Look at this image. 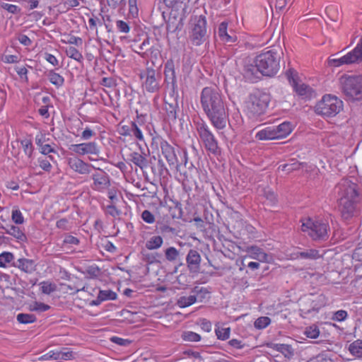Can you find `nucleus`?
I'll use <instances>...</instances> for the list:
<instances>
[{
  "instance_id": "nucleus-11",
  "label": "nucleus",
  "mask_w": 362,
  "mask_h": 362,
  "mask_svg": "<svg viewBox=\"0 0 362 362\" xmlns=\"http://www.w3.org/2000/svg\"><path fill=\"white\" fill-rule=\"evenodd\" d=\"M286 75L293 90L302 98L310 99L315 95L313 89L310 86L298 81L296 72L293 69H289Z\"/></svg>"
},
{
  "instance_id": "nucleus-13",
  "label": "nucleus",
  "mask_w": 362,
  "mask_h": 362,
  "mask_svg": "<svg viewBox=\"0 0 362 362\" xmlns=\"http://www.w3.org/2000/svg\"><path fill=\"white\" fill-rule=\"evenodd\" d=\"M202 257L195 249H190L186 256V264L188 271L192 274H197L201 272Z\"/></svg>"
},
{
  "instance_id": "nucleus-41",
  "label": "nucleus",
  "mask_w": 362,
  "mask_h": 362,
  "mask_svg": "<svg viewBox=\"0 0 362 362\" xmlns=\"http://www.w3.org/2000/svg\"><path fill=\"white\" fill-rule=\"evenodd\" d=\"M13 255L11 252H4L0 254V267H5L7 263L13 259Z\"/></svg>"
},
{
  "instance_id": "nucleus-64",
  "label": "nucleus",
  "mask_w": 362,
  "mask_h": 362,
  "mask_svg": "<svg viewBox=\"0 0 362 362\" xmlns=\"http://www.w3.org/2000/svg\"><path fill=\"white\" fill-rule=\"evenodd\" d=\"M56 352L53 351H50L48 353L41 356L39 359L42 361H48V360H56Z\"/></svg>"
},
{
  "instance_id": "nucleus-34",
  "label": "nucleus",
  "mask_w": 362,
  "mask_h": 362,
  "mask_svg": "<svg viewBox=\"0 0 362 362\" xmlns=\"http://www.w3.org/2000/svg\"><path fill=\"white\" fill-rule=\"evenodd\" d=\"M124 135L134 136L139 141L144 140V136L141 133V131L134 122H131L129 129V132H125Z\"/></svg>"
},
{
  "instance_id": "nucleus-50",
  "label": "nucleus",
  "mask_w": 362,
  "mask_h": 362,
  "mask_svg": "<svg viewBox=\"0 0 362 362\" xmlns=\"http://www.w3.org/2000/svg\"><path fill=\"white\" fill-rule=\"evenodd\" d=\"M56 360H69L73 356L72 351H60L56 352Z\"/></svg>"
},
{
  "instance_id": "nucleus-51",
  "label": "nucleus",
  "mask_w": 362,
  "mask_h": 362,
  "mask_svg": "<svg viewBox=\"0 0 362 362\" xmlns=\"http://www.w3.org/2000/svg\"><path fill=\"white\" fill-rule=\"evenodd\" d=\"M347 312L346 310H340L335 312L332 319L333 320L341 322L347 317Z\"/></svg>"
},
{
  "instance_id": "nucleus-42",
  "label": "nucleus",
  "mask_w": 362,
  "mask_h": 362,
  "mask_svg": "<svg viewBox=\"0 0 362 362\" xmlns=\"http://www.w3.org/2000/svg\"><path fill=\"white\" fill-rule=\"evenodd\" d=\"M98 295L102 300H115L117 298V294L111 290H100Z\"/></svg>"
},
{
  "instance_id": "nucleus-63",
  "label": "nucleus",
  "mask_w": 362,
  "mask_h": 362,
  "mask_svg": "<svg viewBox=\"0 0 362 362\" xmlns=\"http://www.w3.org/2000/svg\"><path fill=\"white\" fill-rule=\"evenodd\" d=\"M45 58L49 63H50L53 66H58L59 61L54 55L49 54V53H45Z\"/></svg>"
},
{
  "instance_id": "nucleus-15",
  "label": "nucleus",
  "mask_w": 362,
  "mask_h": 362,
  "mask_svg": "<svg viewBox=\"0 0 362 362\" xmlns=\"http://www.w3.org/2000/svg\"><path fill=\"white\" fill-rule=\"evenodd\" d=\"M160 148L162 153L169 165L177 168V158L174 148L164 140H162L160 142Z\"/></svg>"
},
{
  "instance_id": "nucleus-58",
  "label": "nucleus",
  "mask_w": 362,
  "mask_h": 362,
  "mask_svg": "<svg viewBox=\"0 0 362 362\" xmlns=\"http://www.w3.org/2000/svg\"><path fill=\"white\" fill-rule=\"evenodd\" d=\"M57 227L62 230H69V221L66 218H62L57 222Z\"/></svg>"
},
{
  "instance_id": "nucleus-12",
  "label": "nucleus",
  "mask_w": 362,
  "mask_h": 362,
  "mask_svg": "<svg viewBox=\"0 0 362 362\" xmlns=\"http://www.w3.org/2000/svg\"><path fill=\"white\" fill-rule=\"evenodd\" d=\"M69 149L80 156L85 155L98 156L100 153L99 147L94 141L71 144L69 146Z\"/></svg>"
},
{
  "instance_id": "nucleus-43",
  "label": "nucleus",
  "mask_w": 362,
  "mask_h": 362,
  "mask_svg": "<svg viewBox=\"0 0 362 362\" xmlns=\"http://www.w3.org/2000/svg\"><path fill=\"white\" fill-rule=\"evenodd\" d=\"M230 333V327L220 328L216 329V334L218 339L226 340L229 338Z\"/></svg>"
},
{
  "instance_id": "nucleus-16",
  "label": "nucleus",
  "mask_w": 362,
  "mask_h": 362,
  "mask_svg": "<svg viewBox=\"0 0 362 362\" xmlns=\"http://www.w3.org/2000/svg\"><path fill=\"white\" fill-rule=\"evenodd\" d=\"M134 52L142 56L143 57L149 58L151 55L155 53V56L157 54V49H155L152 42H151L148 37H146L142 43L135 47Z\"/></svg>"
},
{
  "instance_id": "nucleus-38",
  "label": "nucleus",
  "mask_w": 362,
  "mask_h": 362,
  "mask_svg": "<svg viewBox=\"0 0 362 362\" xmlns=\"http://www.w3.org/2000/svg\"><path fill=\"white\" fill-rule=\"evenodd\" d=\"M302 165H303V163H299L298 161H295V162L281 165H279L278 169L281 170V171H287V173H289L294 170H299Z\"/></svg>"
},
{
  "instance_id": "nucleus-57",
  "label": "nucleus",
  "mask_w": 362,
  "mask_h": 362,
  "mask_svg": "<svg viewBox=\"0 0 362 362\" xmlns=\"http://www.w3.org/2000/svg\"><path fill=\"white\" fill-rule=\"evenodd\" d=\"M264 196L266 197L267 200H269L271 203L275 204L276 202V196L274 192L270 189L264 190Z\"/></svg>"
},
{
  "instance_id": "nucleus-44",
  "label": "nucleus",
  "mask_w": 362,
  "mask_h": 362,
  "mask_svg": "<svg viewBox=\"0 0 362 362\" xmlns=\"http://www.w3.org/2000/svg\"><path fill=\"white\" fill-rule=\"evenodd\" d=\"M305 334L308 338L316 339L320 334V330L317 326L313 325L306 328Z\"/></svg>"
},
{
  "instance_id": "nucleus-21",
  "label": "nucleus",
  "mask_w": 362,
  "mask_h": 362,
  "mask_svg": "<svg viewBox=\"0 0 362 362\" xmlns=\"http://www.w3.org/2000/svg\"><path fill=\"white\" fill-rule=\"evenodd\" d=\"M319 251L315 249H307L293 254V259L315 260L320 257Z\"/></svg>"
},
{
  "instance_id": "nucleus-20",
  "label": "nucleus",
  "mask_w": 362,
  "mask_h": 362,
  "mask_svg": "<svg viewBox=\"0 0 362 362\" xmlns=\"http://www.w3.org/2000/svg\"><path fill=\"white\" fill-rule=\"evenodd\" d=\"M248 252L251 258L255 259L259 262H269L272 259L262 248L257 246H251L248 248Z\"/></svg>"
},
{
  "instance_id": "nucleus-17",
  "label": "nucleus",
  "mask_w": 362,
  "mask_h": 362,
  "mask_svg": "<svg viewBox=\"0 0 362 362\" xmlns=\"http://www.w3.org/2000/svg\"><path fill=\"white\" fill-rule=\"evenodd\" d=\"M98 170H100L99 173H95L92 175L93 180V189L101 191L109 185V178L103 170L100 168Z\"/></svg>"
},
{
  "instance_id": "nucleus-3",
  "label": "nucleus",
  "mask_w": 362,
  "mask_h": 362,
  "mask_svg": "<svg viewBox=\"0 0 362 362\" xmlns=\"http://www.w3.org/2000/svg\"><path fill=\"white\" fill-rule=\"evenodd\" d=\"M341 198L339 199V209L344 219L351 218L355 211V200L358 197L356 186L353 183L344 182L339 184Z\"/></svg>"
},
{
  "instance_id": "nucleus-48",
  "label": "nucleus",
  "mask_w": 362,
  "mask_h": 362,
  "mask_svg": "<svg viewBox=\"0 0 362 362\" xmlns=\"http://www.w3.org/2000/svg\"><path fill=\"white\" fill-rule=\"evenodd\" d=\"M116 27L118 31L124 33H127L130 30L129 23L122 20H118L116 21Z\"/></svg>"
},
{
  "instance_id": "nucleus-25",
  "label": "nucleus",
  "mask_w": 362,
  "mask_h": 362,
  "mask_svg": "<svg viewBox=\"0 0 362 362\" xmlns=\"http://www.w3.org/2000/svg\"><path fill=\"white\" fill-rule=\"evenodd\" d=\"M258 73H259V71L258 67L256 66V63H255V64H245L243 70V74L247 80L253 81L255 79L258 78Z\"/></svg>"
},
{
  "instance_id": "nucleus-47",
  "label": "nucleus",
  "mask_w": 362,
  "mask_h": 362,
  "mask_svg": "<svg viewBox=\"0 0 362 362\" xmlns=\"http://www.w3.org/2000/svg\"><path fill=\"white\" fill-rule=\"evenodd\" d=\"M11 218L12 221L16 224H22L24 222V218L22 215V213L18 209L12 211Z\"/></svg>"
},
{
  "instance_id": "nucleus-1",
  "label": "nucleus",
  "mask_w": 362,
  "mask_h": 362,
  "mask_svg": "<svg viewBox=\"0 0 362 362\" xmlns=\"http://www.w3.org/2000/svg\"><path fill=\"white\" fill-rule=\"evenodd\" d=\"M202 107L217 129L226 127L228 121V113L222 95L216 87H205L202 89L200 97Z\"/></svg>"
},
{
  "instance_id": "nucleus-14",
  "label": "nucleus",
  "mask_w": 362,
  "mask_h": 362,
  "mask_svg": "<svg viewBox=\"0 0 362 362\" xmlns=\"http://www.w3.org/2000/svg\"><path fill=\"white\" fill-rule=\"evenodd\" d=\"M69 166L74 172L81 175H86L90 173L91 168H95L93 165L84 162L78 157H71L67 159Z\"/></svg>"
},
{
  "instance_id": "nucleus-37",
  "label": "nucleus",
  "mask_w": 362,
  "mask_h": 362,
  "mask_svg": "<svg viewBox=\"0 0 362 362\" xmlns=\"http://www.w3.org/2000/svg\"><path fill=\"white\" fill-rule=\"evenodd\" d=\"M49 80L53 84L57 87L62 86L64 84V79L59 74L55 73L53 70H51L48 73Z\"/></svg>"
},
{
  "instance_id": "nucleus-40",
  "label": "nucleus",
  "mask_w": 362,
  "mask_h": 362,
  "mask_svg": "<svg viewBox=\"0 0 362 362\" xmlns=\"http://www.w3.org/2000/svg\"><path fill=\"white\" fill-rule=\"evenodd\" d=\"M271 322V320L268 317H260L255 322V327L257 329H262L267 327Z\"/></svg>"
},
{
  "instance_id": "nucleus-32",
  "label": "nucleus",
  "mask_w": 362,
  "mask_h": 362,
  "mask_svg": "<svg viewBox=\"0 0 362 362\" xmlns=\"http://www.w3.org/2000/svg\"><path fill=\"white\" fill-rule=\"evenodd\" d=\"M196 303V297L192 293L189 296H181L177 300V305L180 308H187Z\"/></svg>"
},
{
  "instance_id": "nucleus-27",
  "label": "nucleus",
  "mask_w": 362,
  "mask_h": 362,
  "mask_svg": "<svg viewBox=\"0 0 362 362\" xmlns=\"http://www.w3.org/2000/svg\"><path fill=\"white\" fill-rule=\"evenodd\" d=\"M15 266L26 273H31L35 269V262L25 258L18 259L17 262L15 263Z\"/></svg>"
},
{
  "instance_id": "nucleus-61",
  "label": "nucleus",
  "mask_w": 362,
  "mask_h": 362,
  "mask_svg": "<svg viewBox=\"0 0 362 362\" xmlns=\"http://www.w3.org/2000/svg\"><path fill=\"white\" fill-rule=\"evenodd\" d=\"M228 344L231 347L237 349H240L243 348V346H244V344H243L242 341L236 339H233L230 340L228 342Z\"/></svg>"
},
{
  "instance_id": "nucleus-7",
  "label": "nucleus",
  "mask_w": 362,
  "mask_h": 362,
  "mask_svg": "<svg viewBox=\"0 0 362 362\" xmlns=\"http://www.w3.org/2000/svg\"><path fill=\"white\" fill-rule=\"evenodd\" d=\"M343 103L336 96L326 95L315 106L316 114L323 117H332L337 115L341 110Z\"/></svg>"
},
{
  "instance_id": "nucleus-28",
  "label": "nucleus",
  "mask_w": 362,
  "mask_h": 362,
  "mask_svg": "<svg viewBox=\"0 0 362 362\" xmlns=\"http://www.w3.org/2000/svg\"><path fill=\"white\" fill-rule=\"evenodd\" d=\"M228 23L222 22L218 27V36L226 43H233L235 40V36L230 35L227 33Z\"/></svg>"
},
{
  "instance_id": "nucleus-30",
  "label": "nucleus",
  "mask_w": 362,
  "mask_h": 362,
  "mask_svg": "<svg viewBox=\"0 0 362 362\" xmlns=\"http://www.w3.org/2000/svg\"><path fill=\"white\" fill-rule=\"evenodd\" d=\"M130 160L141 169L147 166L146 158L137 152H133L130 154Z\"/></svg>"
},
{
  "instance_id": "nucleus-54",
  "label": "nucleus",
  "mask_w": 362,
  "mask_h": 362,
  "mask_svg": "<svg viewBox=\"0 0 362 362\" xmlns=\"http://www.w3.org/2000/svg\"><path fill=\"white\" fill-rule=\"evenodd\" d=\"M86 274H88L90 277L95 278L100 274V269L96 266H90L86 269Z\"/></svg>"
},
{
  "instance_id": "nucleus-45",
  "label": "nucleus",
  "mask_w": 362,
  "mask_h": 362,
  "mask_svg": "<svg viewBox=\"0 0 362 362\" xmlns=\"http://www.w3.org/2000/svg\"><path fill=\"white\" fill-rule=\"evenodd\" d=\"M182 339L187 341H199L201 339V337L195 332L189 331L182 334Z\"/></svg>"
},
{
  "instance_id": "nucleus-56",
  "label": "nucleus",
  "mask_w": 362,
  "mask_h": 362,
  "mask_svg": "<svg viewBox=\"0 0 362 362\" xmlns=\"http://www.w3.org/2000/svg\"><path fill=\"white\" fill-rule=\"evenodd\" d=\"M1 7L11 13H16L19 10L17 6L6 3H2Z\"/></svg>"
},
{
  "instance_id": "nucleus-62",
  "label": "nucleus",
  "mask_w": 362,
  "mask_h": 362,
  "mask_svg": "<svg viewBox=\"0 0 362 362\" xmlns=\"http://www.w3.org/2000/svg\"><path fill=\"white\" fill-rule=\"evenodd\" d=\"M18 40L22 45L25 46H30L32 43L31 40L25 35H19Z\"/></svg>"
},
{
  "instance_id": "nucleus-55",
  "label": "nucleus",
  "mask_w": 362,
  "mask_h": 362,
  "mask_svg": "<svg viewBox=\"0 0 362 362\" xmlns=\"http://www.w3.org/2000/svg\"><path fill=\"white\" fill-rule=\"evenodd\" d=\"M111 341L120 345V346H128L131 344V341L129 339H124L118 337H112L110 338Z\"/></svg>"
},
{
  "instance_id": "nucleus-31",
  "label": "nucleus",
  "mask_w": 362,
  "mask_h": 362,
  "mask_svg": "<svg viewBox=\"0 0 362 362\" xmlns=\"http://www.w3.org/2000/svg\"><path fill=\"white\" fill-rule=\"evenodd\" d=\"M164 255L167 261L175 262L179 259L180 251L174 247H170L165 250Z\"/></svg>"
},
{
  "instance_id": "nucleus-9",
  "label": "nucleus",
  "mask_w": 362,
  "mask_h": 362,
  "mask_svg": "<svg viewBox=\"0 0 362 362\" xmlns=\"http://www.w3.org/2000/svg\"><path fill=\"white\" fill-rule=\"evenodd\" d=\"M139 78L141 86L148 93H157L161 88V74L152 67H146L140 71Z\"/></svg>"
},
{
  "instance_id": "nucleus-35",
  "label": "nucleus",
  "mask_w": 362,
  "mask_h": 362,
  "mask_svg": "<svg viewBox=\"0 0 362 362\" xmlns=\"http://www.w3.org/2000/svg\"><path fill=\"white\" fill-rule=\"evenodd\" d=\"M349 351L351 354L357 356H362V340L357 339L352 342L349 347Z\"/></svg>"
},
{
  "instance_id": "nucleus-33",
  "label": "nucleus",
  "mask_w": 362,
  "mask_h": 362,
  "mask_svg": "<svg viewBox=\"0 0 362 362\" xmlns=\"http://www.w3.org/2000/svg\"><path fill=\"white\" fill-rule=\"evenodd\" d=\"M163 243V240L160 236H153L146 241V247L148 250H156L161 247Z\"/></svg>"
},
{
  "instance_id": "nucleus-8",
  "label": "nucleus",
  "mask_w": 362,
  "mask_h": 362,
  "mask_svg": "<svg viewBox=\"0 0 362 362\" xmlns=\"http://www.w3.org/2000/svg\"><path fill=\"white\" fill-rule=\"evenodd\" d=\"M190 39L194 45H200L207 39L206 21L203 15H194L189 21Z\"/></svg>"
},
{
  "instance_id": "nucleus-4",
  "label": "nucleus",
  "mask_w": 362,
  "mask_h": 362,
  "mask_svg": "<svg viewBox=\"0 0 362 362\" xmlns=\"http://www.w3.org/2000/svg\"><path fill=\"white\" fill-rule=\"evenodd\" d=\"M339 87L346 98L351 101L362 100V74L342 75L339 79Z\"/></svg>"
},
{
  "instance_id": "nucleus-53",
  "label": "nucleus",
  "mask_w": 362,
  "mask_h": 362,
  "mask_svg": "<svg viewBox=\"0 0 362 362\" xmlns=\"http://www.w3.org/2000/svg\"><path fill=\"white\" fill-rule=\"evenodd\" d=\"M141 218L145 222L148 223H153L155 221L153 214L148 210H145L142 212Z\"/></svg>"
},
{
  "instance_id": "nucleus-18",
  "label": "nucleus",
  "mask_w": 362,
  "mask_h": 362,
  "mask_svg": "<svg viewBox=\"0 0 362 362\" xmlns=\"http://www.w3.org/2000/svg\"><path fill=\"white\" fill-rule=\"evenodd\" d=\"M164 74L165 80L168 83H171L173 89L174 90L176 86V76L175 71V64L173 59H169L165 64Z\"/></svg>"
},
{
  "instance_id": "nucleus-24",
  "label": "nucleus",
  "mask_w": 362,
  "mask_h": 362,
  "mask_svg": "<svg viewBox=\"0 0 362 362\" xmlns=\"http://www.w3.org/2000/svg\"><path fill=\"white\" fill-rule=\"evenodd\" d=\"M0 228L4 230L6 233L13 236L19 241L24 242L27 240L26 235L18 226L13 225L9 226H0Z\"/></svg>"
},
{
  "instance_id": "nucleus-19",
  "label": "nucleus",
  "mask_w": 362,
  "mask_h": 362,
  "mask_svg": "<svg viewBox=\"0 0 362 362\" xmlns=\"http://www.w3.org/2000/svg\"><path fill=\"white\" fill-rule=\"evenodd\" d=\"M177 97L173 98L171 102L165 101V107L169 121L175 122L177 117V111L179 108Z\"/></svg>"
},
{
  "instance_id": "nucleus-46",
  "label": "nucleus",
  "mask_w": 362,
  "mask_h": 362,
  "mask_svg": "<svg viewBox=\"0 0 362 362\" xmlns=\"http://www.w3.org/2000/svg\"><path fill=\"white\" fill-rule=\"evenodd\" d=\"M57 288V286L54 284L43 281L41 283V290L43 293L50 294L54 292Z\"/></svg>"
},
{
  "instance_id": "nucleus-2",
  "label": "nucleus",
  "mask_w": 362,
  "mask_h": 362,
  "mask_svg": "<svg viewBox=\"0 0 362 362\" xmlns=\"http://www.w3.org/2000/svg\"><path fill=\"white\" fill-rule=\"evenodd\" d=\"M283 56V48L281 46H274L271 49L257 55L254 62L256 63L259 73L263 76L272 77L279 71Z\"/></svg>"
},
{
  "instance_id": "nucleus-23",
  "label": "nucleus",
  "mask_w": 362,
  "mask_h": 362,
  "mask_svg": "<svg viewBox=\"0 0 362 362\" xmlns=\"http://www.w3.org/2000/svg\"><path fill=\"white\" fill-rule=\"evenodd\" d=\"M267 346L281 353L288 358L293 356L294 354L292 346L288 344L267 343Z\"/></svg>"
},
{
  "instance_id": "nucleus-60",
  "label": "nucleus",
  "mask_w": 362,
  "mask_h": 362,
  "mask_svg": "<svg viewBox=\"0 0 362 362\" xmlns=\"http://www.w3.org/2000/svg\"><path fill=\"white\" fill-rule=\"evenodd\" d=\"M64 243L77 245L79 243V240L73 235H66L64 238Z\"/></svg>"
},
{
  "instance_id": "nucleus-5",
  "label": "nucleus",
  "mask_w": 362,
  "mask_h": 362,
  "mask_svg": "<svg viewBox=\"0 0 362 362\" xmlns=\"http://www.w3.org/2000/svg\"><path fill=\"white\" fill-rule=\"evenodd\" d=\"M269 103V95L260 92L251 93L245 101L247 115L251 119H257L265 113Z\"/></svg>"
},
{
  "instance_id": "nucleus-26",
  "label": "nucleus",
  "mask_w": 362,
  "mask_h": 362,
  "mask_svg": "<svg viewBox=\"0 0 362 362\" xmlns=\"http://www.w3.org/2000/svg\"><path fill=\"white\" fill-rule=\"evenodd\" d=\"M276 136L274 133V127L273 125L268 126L259 131L255 137L259 140H272L276 139Z\"/></svg>"
},
{
  "instance_id": "nucleus-29",
  "label": "nucleus",
  "mask_w": 362,
  "mask_h": 362,
  "mask_svg": "<svg viewBox=\"0 0 362 362\" xmlns=\"http://www.w3.org/2000/svg\"><path fill=\"white\" fill-rule=\"evenodd\" d=\"M191 293H193L194 296L196 297V302L202 303L207 298L209 292L206 288L194 286L192 289Z\"/></svg>"
},
{
  "instance_id": "nucleus-36",
  "label": "nucleus",
  "mask_w": 362,
  "mask_h": 362,
  "mask_svg": "<svg viewBox=\"0 0 362 362\" xmlns=\"http://www.w3.org/2000/svg\"><path fill=\"white\" fill-rule=\"evenodd\" d=\"M65 52H66V55L69 57L74 59V60H76L78 62H81L83 59L81 53L76 48H75L73 46L67 47L66 48Z\"/></svg>"
},
{
  "instance_id": "nucleus-39",
  "label": "nucleus",
  "mask_w": 362,
  "mask_h": 362,
  "mask_svg": "<svg viewBox=\"0 0 362 362\" xmlns=\"http://www.w3.org/2000/svg\"><path fill=\"white\" fill-rule=\"evenodd\" d=\"M16 318L18 322L21 324L32 323L36 320V317L34 315L27 313H19Z\"/></svg>"
},
{
  "instance_id": "nucleus-59",
  "label": "nucleus",
  "mask_w": 362,
  "mask_h": 362,
  "mask_svg": "<svg viewBox=\"0 0 362 362\" xmlns=\"http://www.w3.org/2000/svg\"><path fill=\"white\" fill-rule=\"evenodd\" d=\"M95 135V132L91 129L86 127L81 134V139L83 140H88Z\"/></svg>"
},
{
  "instance_id": "nucleus-49",
  "label": "nucleus",
  "mask_w": 362,
  "mask_h": 362,
  "mask_svg": "<svg viewBox=\"0 0 362 362\" xmlns=\"http://www.w3.org/2000/svg\"><path fill=\"white\" fill-rule=\"evenodd\" d=\"M24 152L28 157H30L33 153V144L30 140H23L21 141Z\"/></svg>"
},
{
  "instance_id": "nucleus-22",
  "label": "nucleus",
  "mask_w": 362,
  "mask_h": 362,
  "mask_svg": "<svg viewBox=\"0 0 362 362\" xmlns=\"http://www.w3.org/2000/svg\"><path fill=\"white\" fill-rule=\"evenodd\" d=\"M274 127V133L276 136V139L286 137L291 132V124L288 122H284L281 124H273Z\"/></svg>"
},
{
  "instance_id": "nucleus-52",
  "label": "nucleus",
  "mask_w": 362,
  "mask_h": 362,
  "mask_svg": "<svg viewBox=\"0 0 362 362\" xmlns=\"http://www.w3.org/2000/svg\"><path fill=\"white\" fill-rule=\"evenodd\" d=\"M50 308L49 305L42 303L35 302L33 305L31 306L30 310L35 311L44 312Z\"/></svg>"
},
{
  "instance_id": "nucleus-10",
  "label": "nucleus",
  "mask_w": 362,
  "mask_h": 362,
  "mask_svg": "<svg viewBox=\"0 0 362 362\" xmlns=\"http://www.w3.org/2000/svg\"><path fill=\"white\" fill-rule=\"evenodd\" d=\"M196 129L206 149L214 155L220 153L218 142L210 131L209 126L203 121L196 124Z\"/></svg>"
},
{
  "instance_id": "nucleus-6",
  "label": "nucleus",
  "mask_w": 362,
  "mask_h": 362,
  "mask_svg": "<svg viewBox=\"0 0 362 362\" xmlns=\"http://www.w3.org/2000/svg\"><path fill=\"white\" fill-rule=\"evenodd\" d=\"M301 230L314 240H326L328 239L329 223L326 220H313L308 218L303 222Z\"/></svg>"
}]
</instances>
